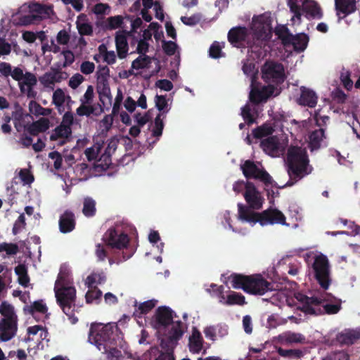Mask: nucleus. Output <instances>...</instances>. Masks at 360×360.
Masks as SVG:
<instances>
[{
	"mask_svg": "<svg viewBox=\"0 0 360 360\" xmlns=\"http://www.w3.org/2000/svg\"><path fill=\"white\" fill-rule=\"evenodd\" d=\"M28 340L39 342L47 338V330L39 325L30 326L27 328Z\"/></svg>",
	"mask_w": 360,
	"mask_h": 360,
	"instance_id": "2f4dec72",
	"label": "nucleus"
},
{
	"mask_svg": "<svg viewBox=\"0 0 360 360\" xmlns=\"http://www.w3.org/2000/svg\"><path fill=\"white\" fill-rule=\"evenodd\" d=\"M108 77V69L103 68L98 72V92L100 99L103 104L111 103L112 95L108 84H106Z\"/></svg>",
	"mask_w": 360,
	"mask_h": 360,
	"instance_id": "aec40b11",
	"label": "nucleus"
},
{
	"mask_svg": "<svg viewBox=\"0 0 360 360\" xmlns=\"http://www.w3.org/2000/svg\"><path fill=\"white\" fill-rule=\"evenodd\" d=\"M244 198L250 207L252 209H260L264 203V198L255 186L251 183L245 185Z\"/></svg>",
	"mask_w": 360,
	"mask_h": 360,
	"instance_id": "5701e85b",
	"label": "nucleus"
},
{
	"mask_svg": "<svg viewBox=\"0 0 360 360\" xmlns=\"http://www.w3.org/2000/svg\"><path fill=\"white\" fill-rule=\"evenodd\" d=\"M324 131L322 129L312 131L308 139L309 146L311 150L318 149L323 146L325 142Z\"/></svg>",
	"mask_w": 360,
	"mask_h": 360,
	"instance_id": "7c9ffc66",
	"label": "nucleus"
},
{
	"mask_svg": "<svg viewBox=\"0 0 360 360\" xmlns=\"http://www.w3.org/2000/svg\"><path fill=\"white\" fill-rule=\"evenodd\" d=\"M262 78L267 82L280 83L284 79V68L280 63L267 61L263 66Z\"/></svg>",
	"mask_w": 360,
	"mask_h": 360,
	"instance_id": "a211bd4d",
	"label": "nucleus"
},
{
	"mask_svg": "<svg viewBox=\"0 0 360 360\" xmlns=\"http://www.w3.org/2000/svg\"><path fill=\"white\" fill-rule=\"evenodd\" d=\"M238 219L234 224V226H232L229 223V212L226 211L223 214L224 218L229 225V228L233 231L244 233V232L240 229V225L244 223H248L251 226H253L257 222L262 226L274 224L288 226L285 222V215L282 212L277 209L270 208L260 214H258L250 211L248 208L241 204H238Z\"/></svg>",
	"mask_w": 360,
	"mask_h": 360,
	"instance_id": "f03ea898",
	"label": "nucleus"
},
{
	"mask_svg": "<svg viewBox=\"0 0 360 360\" xmlns=\"http://www.w3.org/2000/svg\"><path fill=\"white\" fill-rule=\"evenodd\" d=\"M290 12L293 14L291 22L293 25L301 23L302 10L307 17L321 18L322 12L318 4L313 0H304L302 4V8L298 0H287Z\"/></svg>",
	"mask_w": 360,
	"mask_h": 360,
	"instance_id": "9d476101",
	"label": "nucleus"
},
{
	"mask_svg": "<svg viewBox=\"0 0 360 360\" xmlns=\"http://www.w3.org/2000/svg\"><path fill=\"white\" fill-rule=\"evenodd\" d=\"M229 282L233 288L242 289L253 295H264L273 289L271 284L260 274L243 276L233 274L229 277Z\"/></svg>",
	"mask_w": 360,
	"mask_h": 360,
	"instance_id": "0eeeda50",
	"label": "nucleus"
},
{
	"mask_svg": "<svg viewBox=\"0 0 360 360\" xmlns=\"http://www.w3.org/2000/svg\"><path fill=\"white\" fill-rule=\"evenodd\" d=\"M72 133L71 127L59 125L51 133L50 139L58 141L60 144L64 143Z\"/></svg>",
	"mask_w": 360,
	"mask_h": 360,
	"instance_id": "473e14b6",
	"label": "nucleus"
},
{
	"mask_svg": "<svg viewBox=\"0 0 360 360\" xmlns=\"http://www.w3.org/2000/svg\"><path fill=\"white\" fill-rule=\"evenodd\" d=\"M94 112V108L90 104L82 103L77 109V114L79 116H89Z\"/></svg>",
	"mask_w": 360,
	"mask_h": 360,
	"instance_id": "69168bd1",
	"label": "nucleus"
},
{
	"mask_svg": "<svg viewBox=\"0 0 360 360\" xmlns=\"http://www.w3.org/2000/svg\"><path fill=\"white\" fill-rule=\"evenodd\" d=\"M272 18L271 15L265 13L252 18L250 25L251 36L257 43V46L268 41L272 34Z\"/></svg>",
	"mask_w": 360,
	"mask_h": 360,
	"instance_id": "1a4fd4ad",
	"label": "nucleus"
},
{
	"mask_svg": "<svg viewBox=\"0 0 360 360\" xmlns=\"http://www.w3.org/2000/svg\"><path fill=\"white\" fill-rule=\"evenodd\" d=\"M133 117L135 124L141 127H143L150 120V116L148 112H136Z\"/></svg>",
	"mask_w": 360,
	"mask_h": 360,
	"instance_id": "13d9d810",
	"label": "nucleus"
},
{
	"mask_svg": "<svg viewBox=\"0 0 360 360\" xmlns=\"http://www.w3.org/2000/svg\"><path fill=\"white\" fill-rule=\"evenodd\" d=\"M105 240L112 248L121 249L127 246L129 239L126 234L110 229L105 235Z\"/></svg>",
	"mask_w": 360,
	"mask_h": 360,
	"instance_id": "b1692460",
	"label": "nucleus"
},
{
	"mask_svg": "<svg viewBox=\"0 0 360 360\" xmlns=\"http://www.w3.org/2000/svg\"><path fill=\"white\" fill-rule=\"evenodd\" d=\"M49 158L53 161V167L56 169H59L62 166L63 158L58 152L53 151L49 154Z\"/></svg>",
	"mask_w": 360,
	"mask_h": 360,
	"instance_id": "e2e57ef3",
	"label": "nucleus"
},
{
	"mask_svg": "<svg viewBox=\"0 0 360 360\" xmlns=\"http://www.w3.org/2000/svg\"><path fill=\"white\" fill-rule=\"evenodd\" d=\"M122 334L114 323H94L91 325L89 341L94 345L102 353H106L108 357L118 358L121 352L117 347L122 346Z\"/></svg>",
	"mask_w": 360,
	"mask_h": 360,
	"instance_id": "f257e3e1",
	"label": "nucleus"
},
{
	"mask_svg": "<svg viewBox=\"0 0 360 360\" xmlns=\"http://www.w3.org/2000/svg\"><path fill=\"white\" fill-rule=\"evenodd\" d=\"M99 51L103 55L104 60L108 64H113L116 61V55L113 51H106V47L104 44L99 46Z\"/></svg>",
	"mask_w": 360,
	"mask_h": 360,
	"instance_id": "864d4df0",
	"label": "nucleus"
},
{
	"mask_svg": "<svg viewBox=\"0 0 360 360\" xmlns=\"http://www.w3.org/2000/svg\"><path fill=\"white\" fill-rule=\"evenodd\" d=\"M271 301L274 304L282 305L288 303V296L285 291L280 290L276 292L271 297Z\"/></svg>",
	"mask_w": 360,
	"mask_h": 360,
	"instance_id": "5fc2aeb1",
	"label": "nucleus"
},
{
	"mask_svg": "<svg viewBox=\"0 0 360 360\" xmlns=\"http://www.w3.org/2000/svg\"><path fill=\"white\" fill-rule=\"evenodd\" d=\"M129 33L125 31H118L115 35V43L117 54L120 58L126 57L128 52L127 36Z\"/></svg>",
	"mask_w": 360,
	"mask_h": 360,
	"instance_id": "c85d7f7f",
	"label": "nucleus"
},
{
	"mask_svg": "<svg viewBox=\"0 0 360 360\" xmlns=\"http://www.w3.org/2000/svg\"><path fill=\"white\" fill-rule=\"evenodd\" d=\"M240 168L245 176L248 178L258 179L266 184H271L272 179L262 168L260 163H255L250 160H246L240 165Z\"/></svg>",
	"mask_w": 360,
	"mask_h": 360,
	"instance_id": "dca6fc26",
	"label": "nucleus"
},
{
	"mask_svg": "<svg viewBox=\"0 0 360 360\" xmlns=\"http://www.w3.org/2000/svg\"><path fill=\"white\" fill-rule=\"evenodd\" d=\"M335 8L338 17L345 18L355 11V0H335Z\"/></svg>",
	"mask_w": 360,
	"mask_h": 360,
	"instance_id": "cd10ccee",
	"label": "nucleus"
},
{
	"mask_svg": "<svg viewBox=\"0 0 360 360\" xmlns=\"http://www.w3.org/2000/svg\"><path fill=\"white\" fill-rule=\"evenodd\" d=\"M76 24L80 34L89 35L92 33V26L85 15H81L78 16Z\"/></svg>",
	"mask_w": 360,
	"mask_h": 360,
	"instance_id": "a19ab883",
	"label": "nucleus"
},
{
	"mask_svg": "<svg viewBox=\"0 0 360 360\" xmlns=\"http://www.w3.org/2000/svg\"><path fill=\"white\" fill-rule=\"evenodd\" d=\"M83 214L86 217H91L96 212V202L89 198H86L84 200V206L82 210Z\"/></svg>",
	"mask_w": 360,
	"mask_h": 360,
	"instance_id": "8fccbe9b",
	"label": "nucleus"
},
{
	"mask_svg": "<svg viewBox=\"0 0 360 360\" xmlns=\"http://www.w3.org/2000/svg\"><path fill=\"white\" fill-rule=\"evenodd\" d=\"M185 330L184 325L179 321L172 322L159 333L162 336L161 344L167 350L172 349L181 338Z\"/></svg>",
	"mask_w": 360,
	"mask_h": 360,
	"instance_id": "9b49d317",
	"label": "nucleus"
},
{
	"mask_svg": "<svg viewBox=\"0 0 360 360\" xmlns=\"http://www.w3.org/2000/svg\"><path fill=\"white\" fill-rule=\"evenodd\" d=\"M124 19L122 15L109 17L105 21V27L111 30L121 28L124 24Z\"/></svg>",
	"mask_w": 360,
	"mask_h": 360,
	"instance_id": "49530a36",
	"label": "nucleus"
},
{
	"mask_svg": "<svg viewBox=\"0 0 360 360\" xmlns=\"http://www.w3.org/2000/svg\"><path fill=\"white\" fill-rule=\"evenodd\" d=\"M56 301L63 311L68 316L71 323L77 322V318L74 316L75 308L76 289L73 286L72 278L68 271L60 270L54 286Z\"/></svg>",
	"mask_w": 360,
	"mask_h": 360,
	"instance_id": "7ed1b4c3",
	"label": "nucleus"
},
{
	"mask_svg": "<svg viewBox=\"0 0 360 360\" xmlns=\"http://www.w3.org/2000/svg\"><path fill=\"white\" fill-rule=\"evenodd\" d=\"M300 97L296 98V101L298 104L310 108L316 106L318 96L313 90L304 86H301L300 88Z\"/></svg>",
	"mask_w": 360,
	"mask_h": 360,
	"instance_id": "bb28decb",
	"label": "nucleus"
},
{
	"mask_svg": "<svg viewBox=\"0 0 360 360\" xmlns=\"http://www.w3.org/2000/svg\"><path fill=\"white\" fill-rule=\"evenodd\" d=\"M302 297L307 303L311 302L315 306L320 304L328 314H337L341 309L340 300L329 294L323 295L320 298L309 297L305 295H302Z\"/></svg>",
	"mask_w": 360,
	"mask_h": 360,
	"instance_id": "ddd939ff",
	"label": "nucleus"
},
{
	"mask_svg": "<svg viewBox=\"0 0 360 360\" xmlns=\"http://www.w3.org/2000/svg\"><path fill=\"white\" fill-rule=\"evenodd\" d=\"M60 229L63 233H68L72 231L75 228V220L72 213L65 212L60 217Z\"/></svg>",
	"mask_w": 360,
	"mask_h": 360,
	"instance_id": "c9c22d12",
	"label": "nucleus"
},
{
	"mask_svg": "<svg viewBox=\"0 0 360 360\" xmlns=\"http://www.w3.org/2000/svg\"><path fill=\"white\" fill-rule=\"evenodd\" d=\"M102 296V292L96 288L90 289L86 293V301L89 304H98Z\"/></svg>",
	"mask_w": 360,
	"mask_h": 360,
	"instance_id": "09e8293b",
	"label": "nucleus"
},
{
	"mask_svg": "<svg viewBox=\"0 0 360 360\" xmlns=\"http://www.w3.org/2000/svg\"><path fill=\"white\" fill-rule=\"evenodd\" d=\"M224 43L214 42L210 48V56L212 58H217L224 56L221 51Z\"/></svg>",
	"mask_w": 360,
	"mask_h": 360,
	"instance_id": "6e6d98bb",
	"label": "nucleus"
},
{
	"mask_svg": "<svg viewBox=\"0 0 360 360\" xmlns=\"http://www.w3.org/2000/svg\"><path fill=\"white\" fill-rule=\"evenodd\" d=\"M288 320L293 321L295 323H299L300 320H297L293 316H288L287 319L279 318L278 316L275 314H272L269 316L267 319V327L270 329L276 328L278 326L283 325L288 322Z\"/></svg>",
	"mask_w": 360,
	"mask_h": 360,
	"instance_id": "37998d69",
	"label": "nucleus"
},
{
	"mask_svg": "<svg viewBox=\"0 0 360 360\" xmlns=\"http://www.w3.org/2000/svg\"><path fill=\"white\" fill-rule=\"evenodd\" d=\"M29 110L32 114L48 115L51 113V110L49 108H44L37 102L32 101L29 103Z\"/></svg>",
	"mask_w": 360,
	"mask_h": 360,
	"instance_id": "3c124183",
	"label": "nucleus"
},
{
	"mask_svg": "<svg viewBox=\"0 0 360 360\" xmlns=\"http://www.w3.org/2000/svg\"><path fill=\"white\" fill-rule=\"evenodd\" d=\"M160 26L156 22H152L148 25L147 29H145L143 32L142 39L149 40L151 39L152 34L154 32H156L159 30Z\"/></svg>",
	"mask_w": 360,
	"mask_h": 360,
	"instance_id": "bf43d9fd",
	"label": "nucleus"
},
{
	"mask_svg": "<svg viewBox=\"0 0 360 360\" xmlns=\"http://www.w3.org/2000/svg\"><path fill=\"white\" fill-rule=\"evenodd\" d=\"M150 63V58L145 54H143L132 62L131 67L133 69L140 70L147 68Z\"/></svg>",
	"mask_w": 360,
	"mask_h": 360,
	"instance_id": "603ef678",
	"label": "nucleus"
},
{
	"mask_svg": "<svg viewBox=\"0 0 360 360\" xmlns=\"http://www.w3.org/2000/svg\"><path fill=\"white\" fill-rule=\"evenodd\" d=\"M219 302L227 305H243L245 303V297L241 294L232 291L230 292L226 297H225L224 295L221 296L220 297Z\"/></svg>",
	"mask_w": 360,
	"mask_h": 360,
	"instance_id": "e433bc0d",
	"label": "nucleus"
},
{
	"mask_svg": "<svg viewBox=\"0 0 360 360\" xmlns=\"http://www.w3.org/2000/svg\"><path fill=\"white\" fill-rule=\"evenodd\" d=\"M255 138L262 139L260 146L271 157H279L288 146L287 135L282 130H276L269 124H263L253 131Z\"/></svg>",
	"mask_w": 360,
	"mask_h": 360,
	"instance_id": "20e7f679",
	"label": "nucleus"
},
{
	"mask_svg": "<svg viewBox=\"0 0 360 360\" xmlns=\"http://www.w3.org/2000/svg\"><path fill=\"white\" fill-rule=\"evenodd\" d=\"M155 86L162 91H169L172 89L173 84L168 79H159L155 82Z\"/></svg>",
	"mask_w": 360,
	"mask_h": 360,
	"instance_id": "0e129e2a",
	"label": "nucleus"
},
{
	"mask_svg": "<svg viewBox=\"0 0 360 360\" xmlns=\"http://www.w3.org/2000/svg\"><path fill=\"white\" fill-rule=\"evenodd\" d=\"M67 78L68 75L66 72L56 70H51L41 76L39 80L44 88L53 90L56 84L60 83Z\"/></svg>",
	"mask_w": 360,
	"mask_h": 360,
	"instance_id": "412c9836",
	"label": "nucleus"
},
{
	"mask_svg": "<svg viewBox=\"0 0 360 360\" xmlns=\"http://www.w3.org/2000/svg\"><path fill=\"white\" fill-rule=\"evenodd\" d=\"M101 150V146L99 144H95L91 148H88L85 150V155L89 160H96Z\"/></svg>",
	"mask_w": 360,
	"mask_h": 360,
	"instance_id": "052dcab7",
	"label": "nucleus"
},
{
	"mask_svg": "<svg viewBox=\"0 0 360 360\" xmlns=\"http://www.w3.org/2000/svg\"><path fill=\"white\" fill-rule=\"evenodd\" d=\"M302 294H298L296 296V298L302 302L304 304L302 307V311L305 314H316L317 310H320V308H318L319 306L321 307L320 304L315 306L314 304H311V302L307 303L306 301L302 297Z\"/></svg>",
	"mask_w": 360,
	"mask_h": 360,
	"instance_id": "de8ad7c7",
	"label": "nucleus"
},
{
	"mask_svg": "<svg viewBox=\"0 0 360 360\" xmlns=\"http://www.w3.org/2000/svg\"><path fill=\"white\" fill-rule=\"evenodd\" d=\"M287 165L288 174L291 179L297 181L311 172L309 159L304 148L290 146L288 151Z\"/></svg>",
	"mask_w": 360,
	"mask_h": 360,
	"instance_id": "423d86ee",
	"label": "nucleus"
},
{
	"mask_svg": "<svg viewBox=\"0 0 360 360\" xmlns=\"http://www.w3.org/2000/svg\"><path fill=\"white\" fill-rule=\"evenodd\" d=\"M29 10L34 18H44L49 17L52 13V8L49 6L32 3L29 5Z\"/></svg>",
	"mask_w": 360,
	"mask_h": 360,
	"instance_id": "c756f323",
	"label": "nucleus"
},
{
	"mask_svg": "<svg viewBox=\"0 0 360 360\" xmlns=\"http://www.w3.org/2000/svg\"><path fill=\"white\" fill-rule=\"evenodd\" d=\"M189 348L193 353H198L202 348V338L200 333L193 328L192 334L189 338Z\"/></svg>",
	"mask_w": 360,
	"mask_h": 360,
	"instance_id": "f704fd0d",
	"label": "nucleus"
},
{
	"mask_svg": "<svg viewBox=\"0 0 360 360\" xmlns=\"http://www.w3.org/2000/svg\"><path fill=\"white\" fill-rule=\"evenodd\" d=\"M305 260L321 286L327 289L330 283L329 262L327 257L321 252L311 251L306 254Z\"/></svg>",
	"mask_w": 360,
	"mask_h": 360,
	"instance_id": "6e6552de",
	"label": "nucleus"
},
{
	"mask_svg": "<svg viewBox=\"0 0 360 360\" xmlns=\"http://www.w3.org/2000/svg\"><path fill=\"white\" fill-rule=\"evenodd\" d=\"M71 101V97L67 91L58 88L53 91L52 103L59 112H63L65 107L69 106Z\"/></svg>",
	"mask_w": 360,
	"mask_h": 360,
	"instance_id": "393cba45",
	"label": "nucleus"
},
{
	"mask_svg": "<svg viewBox=\"0 0 360 360\" xmlns=\"http://www.w3.org/2000/svg\"><path fill=\"white\" fill-rule=\"evenodd\" d=\"M229 41L234 46L239 47L242 46H252L257 43L251 36V31H248L245 27L232 28L228 34Z\"/></svg>",
	"mask_w": 360,
	"mask_h": 360,
	"instance_id": "f3484780",
	"label": "nucleus"
},
{
	"mask_svg": "<svg viewBox=\"0 0 360 360\" xmlns=\"http://www.w3.org/2000/svg\"><path fill=\"white\" fill-rule=\"evenodd\" d=\"M360 338V331L355 330H345L337 336L338 341L343 345H351Z\"/></svg>",
	"mask_w": 360,
	"mask_h": 360,
	"instance_id": "72a5a7b5",
	"label": "nucleus"
},
{
	"mask_svg": "<svg viewBox=\"0 0 360 360\" xmlns=\"http://www.w3.org/2000/svg\"><path fill=\"white\" fill-rule=\"evenodd\" d=\"M157 304V300H148L140 304H138L136 302L134 303V306L136 307V309L134 311V315L136 316H141L143 314H147Z\"/></svg>",
	"mask_w": 360,
	"mask_h": 360,
	"instance_id": "79ce46f5",
	"label": "nucleus"
},
{
	"mask_svg": "<svg viewBox=\"0 0 360 360\" xmlns=\"http://www.w3.org/2000/svg\"><path fill=\"white\" fill-rule=\"evenodd\" d=\"M18 248L12 243L0 244V252L5 251L8 255H15L18 252Z\"/></svg>",
	"mask_w": 360,
	"mask_h": 360,
	"instance_id": "774afa93",
	"label": "nucleus"
},
{
	"mask_svg": "<svg viewBox=\"0 0 360 360\" xmlns=\"http://www.w3.org/2000/svg\"><path fill=\"white\" fill-rule=\"evenodd\" d=\"M17 322L16 321H0L1 341H8L15 335L18 329Z\"/></svg>",
	"mask_w": 360,
	"mask_h": 360,
	"instance_id": "a878e982",
	"label": "nucleus"
},
{
	"mask_svg": "<svg viewBox=\"0 0 360 360\" xmlns=\"http://www.w3.org/2000/svg\"><path fill=\"white\" fill-rule=\"evenodd\" d=\"M15 272L18 276V283L24 287H27L30 283V278L27 275L26 266L23 264H19L15 267Z\"/></svg>",
	"mask_w": 360,
	"mask_h": 360,
	"instance_id": "a18cd8bd",
	"label": "nucleus"
},
{
	"mask_svg": "<svg viewBox=\"0 0 360 360\" xmlns=\"http://www.w3.org/2000/svg\"><path fill=\"white\" fill-rule=\"evenodd\" d=\"M172 322H174L173 321V311L169 307H160L157 309L153 326L158 330V333L161 332Z\"/></svg>",
	"mask_w": 360,
	"mask_h": 360,
	"instance_id": "6ab92c4d",
	"label": "nucleus"
},
{
	"mask_svg": "<svg viewBox=\"0 0 360 360\" xmlns=\"http://www.w3.org/2000/svg\"><path fill=\"white\" fill-rule=\"evenodd\" d=\"M278 94L279 90L274 85L259 86L252 79L249 96L251 102L254 103L265 102L271 96H277Z\"/></svg>",
	"mask_w": 360,
	"mask_h": 360,
	"instance_id": "4468645a",
	"label": "nucleus"
},
{
	"mask_svg": "<svg viewBox=\"0 0 360 360\" xmlns=\"http://www.w3.org/2000/svg\"><path fill=\"white\" fill-rule=\"evenodd\" d=\"M276 32L284 45L292 44L294 49L297 51H302L307 48L309 41V37L307 34L301 33L292 35L288 33L284 27L277 29Z\"/></svg>",
	"mask_w": 360,
	"mask_h": 360,
	"instance_id": "2eb2a0df",
	"label": "nucleus"
},
{
	"mask_svg": "<svg viewBox=\"0 0 360 360\" xmlns=\"http://www.w3.org/2000/svg\"><path fill=\"white\" fill-rule=\"evenodd\" d=\"M155 106L160 111H168V103L167 101L164 96H158L157 95L155 98Z\"/></svg>",
	"mask_w": 360,
	"mask_h": 360,
	"instance_id": "680f3d73",
	"label": "nucleus"
},
{
	"mask_svg": "<svg viewBox=\"0 0 360 360\" xmlns=\"http://www.w3.org/2000/svg\"><path fill=\"white\" fill-rule=\"evenodd\" d=\"M113 116L112 115H106L99 122V129L102 132L108 131L112 127L113 123Z\"/></svg>",
	"mask_w": 360,
	"mask_h": 360,
	"instance_id": "4d7b16f0",
	"label": "nucleus"
},
{
	"mask_svg": "<svg viewBox=\"0 0 360 360\" xmlns=\"http://www.w3.org/2000/svg\"><path fill=\"white\" fill-rule=\"evenodd\" d=\"M270 342L274 345L280 356L290 360L300 359L309 352V347L283 349L281 347L307 344L308 341L306 337L302 333L298 332L285 330L273 337Z\"/></svg>",
	"mask_w": 360,
	"mask_h": 360,
	"instance_id": "39448f33",
	"label": "nucleus"
},
{
	"mask_svg": "<svg viewBox=\"0 0 360 360\" xmlns=\"http://www.w3.org/2000/svg\"><path fill=\"white\" fill-rule=\"evenodd\" d=\"M0 314L4 316L1 320L18 321L14 307L7 302H3L0 305Z\"/></svg>",
	"mask_w": 360,
	"mask_h": 360,
	"instance_id": "ea45409f",
	"label": "nucleus"
},
{
	"mask_svg": "<svg viewBox=\"0 0 360 360\" xmlns=\"http://www.w3.org/2000/svg\"><path fill=\"white\" fill-rule=\"evenodd\" d=\"M49 128V120L46 118H41L27 127V131L32 135H37Z\"/></svg>",
	"mask_w": 360,
	"mask_h": 360,
	"instance_id": "58836bf2",
	"label": "nucleus"
},
{
	"mask_svg": "<svg viewBox=\"0 0 360 360\" xmlns=\"http://www.w3.org/2000/svg\"><path fill=\"white\" fill-rule=\"evenodd\" d=\"M25 314L32 315L37 321H44L48 319V307L43 300H37L23 307Z\"/></svg>",
	"mask_w": 360,
	"mask_h": 360,
	"instance_id": "4be33fe9",
	"label": "nucleus"
},
{
	"mask_svg": "<svg viewBox=\"0 0 360 360\" xmlns=\"http://www.w3.org/2000/svg\"><path fill=\"white\" fill-rule=\"evenodd\" d=\"M13 79L18 82L19 87L22 94L29 98H35L37 95L34 87L37 84L36 77L30 72H23L20 68L13 69Z\"/></svg>",
	"mask_w": 360,
	"mask_h": 360,
	"instance_id": "f8f14e48",
	"label": "nucleus"
},
{
	"mask_svg": "<svg viewBox=\"0 0 360 360\" xmlns=\"http://www.w3.org/2000/svg\"><path fill=\"white\" fill-rule=\"evenodd\" d=\"M94 95V88L92 86H89L84 96L80 99L81 103L84 104H91L93 101Z\"/></svg>",
	"mask_w": 360,
	"mask_h": 360,
	"instance_id": "338daca9",
	"label": "nucleus"
},
{
	"mask_svg": "<svg viewBox=\"0 0 360 360\" xmlns=\"http://www.w3.org/2000/svg\"><path fill=\"white\" fill-rule=\"evenodd\" d=\"M257 108L258 107L250 104H247L242 108L241 115L248 124L255 122L258 117L259 112Z\"/></svg>",
	"mask_w": 360,
	"mask_h": 360,
	"instance_id": "4c0bfd02",
	"label": "nucleus"
},
{
	"mask_svg": "<svg viewBox=\"0 0 360 360\" xmlns=\"http://www.w3.org/2000/svg\"><path fill=\"white\" fill-rule=\"evenodd\" d=\"M105 281V276L103 272L93 273L86 278L85 285L88 288H91L104 283Z\"/></svg>",
	"mask_w": 360,
	"mask_h": 360,
	"instance_id": "c03bdc74",
	"label": "nucleus"
}]
</instances>
